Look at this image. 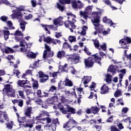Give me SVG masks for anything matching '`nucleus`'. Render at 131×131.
Returning a JSON list of instances; mask_svg holds the SVG:
<instances>
[{"instance_id":"obj_7","label":"nucleus","mask_w":131,"mask_h":131,"mask_svg":"<svg viewBox=\"0 0 131 131\" xmlns=\"http://www.w3.org/2000/svg\"><path fill=\"white\" fill-rule=\"evenodd\" d=\"M64 26L66 28L70 29L71 32H73V29L76 28V25L74 24V22L68 20L64 22Z\"/></svg>"},{"instance_id":"obj_59","label":"nucleus","mask_w":131,"mask_h":131,"mask_svg":"<svg viewBox=\"0 0 131 131\" xmlns=\"http://www.w3.org/2000/svg\"><path fill=\"white\" fill-rule=\"evenodd\" d=\"M117 102H118V103H117V105H122V106H123V105H124V103H123L122 102V99L121 98L118 99Z\"/></svg>"},{"instance_id":"obj_57","label":"nucleus","mask_w":131,"mask_h":131,"mask_svg":"<svg viewBox=\"0 0 131 131\" xmlns=\"http://www.w3.org/2000/svg\"><path fill=\"white\" fill-rule=\"evenodd\" d=\"M24 127H29V128H32L33 127V125L29 123H26V124L24 125Z\"/></svg>"},{"instance_id":"obj_54","label":"nucleus","mask_w":131,"mask_h":131,"mask_svg":"<svg viewBox=\"0 0 131 131\" xmlns=\"http://www.w3.org/2000/svg\"><path fill=\"white\" fill-rule=\"evenodd\" d=\"M100 49L103 50V51H106L107 48L106 47V43H104L103 45L100 46Z\"/></svg>"},{"instance_id":"obj_4","label":"nucleus","mask_w":131,"mask_h":131,"mask_svg":"<svg viewBox=\"0 0 131 131\" xmlns=\"http://www.w3.org/2000/svg\"><path fill=\"white\" fill-rule=\"evenodd\" d=\"M59 110L60 111H61L63 114H67L69 112H70L71 114H75V113H76V110L71 107H59Z\"/></svg>"},{"instance_id":"obj_47","label":"nucleus","mask_w":131,"mask_h":131,"mask_svg":"<svg viewBox=\"0 0 131 131\" xmlns=\"http://www.w3.org/2000/svg\"><path fill=\"white\" fill-rule=\"evenodd\" d=\"M64 92L67 98H68L69 96H72V93H71L70 91L66 90L64 91Z\"/></svg>"},{"instance_id":"obj_40","label":"nucleus","mask_w":131,"mask_h":131,"mask_svg":"<svg viewBox=\"0 0 131 131\" xmlns=\"http://www.w3.org/2000/svg\"><path fill=\"white\" fill-rule=\"evenodd\" d=\"M51 42L54 45H57V43L60 45L61 43V41H60L59 39H55L52 38L51 40Z\"/></svg>"},{"instance_id":"obj_9","label":"nucleus","mask_w":131,"mask_h":131,"mask_svg":"<svg viewBox=\"0 0 131 131\" xmlns=\"http://www.w3.org/2000/svg\"><path fill=\"white\" fill-rule=\"evenodd\" d=\"M74 124H77V122L72 118L69 119L66 124L63 125V128H67V127L73 128L74 127Z\"/></svg>"},{"instance_id":"obj_45","label":"nucleus","mask_w":131,"mask_h":131,"mask_svg":"<svg viewBox=\"0 0 131 131\" xmlns=\"http://www.w3.org/2000/svg\"><path fill=\"white\" fill-rule=\"evenodd\" d=\"M114 96L116 98L117 97H120V96H121V90L116 91L115 92Z\"/></svg>"},{"instance_id":"obj_23","label":"nucleus","mask_w":131,"mask_h":131,"mask_svg":"<svg viewBox=\"0 0 131 131\" xmlns=\"http://www.w3.org/2000/svg\"><path fill=\"white\" fill-rule=\"evenodd\" d=\"M92 80V77L91 76H84L82 81H83L84 84H88Z\"/></svg>"},{"instance_id":"obj_46","label":"nucleus","mask_w":131,"mask_h":131,"mask_svg":"<svg viewBox=\"0 0 131 131\" xmlns=\"http://www.w3.org/2000/svg\"><path fill=\"white\" fill-rule=\"evenodd\" d=\"M7 127L8 129H12L13 128V122L10 121L7 124Z\"/></svg>"},{"instance_id":"obj_43","label":"nucleus","mask_w":131,"mask_h":131,"mask_svg":"<svg viewBox=\"0 0 131 131\" xmlns=\"http://www.w3.org/2000/svg\"><path fill=\"white\" fill-rule=\"evenodd\" d=\"M98 54H95L93 55V57L95 61L99 60V61H102V58L99 57Z\"/></svg>"},{"instance_id":"obj_62","label":"nucleus","mask_w":131,"mask_h":131,"mask_svg":"<svg viewBox=\"0 0 131 131\" xmlns=\"http://www.w3.org/2000/svg\"><path fill=\"white\" fill-rule=\"evenodd\" d=\"M55 37H56V38H59L62 36V33L60 32V33H58V32H56L55 33Z\"/></svg>"},{"instance_id":"obj_44","label":"nucleus","mask_w":131,"mask_h":131,"mask_svg":"<svg viewBox=\"0 0 131 131\" xmlns=\"http://www.w3.org/2000/svg\"><path fill=\"white\" fill-rule=\"evenodd\" d=\"M68 66V64L66 63L64 66H62L61 68V70L62 71L66 72L67 70H68V68L67 67Z\"/></svg>"},{"instance_id":"obj_28","label":"nucleus","mask_w":131,"mask_h":131,"mask_svg":"<svg viewBox=\"0 0 131 131\" xmlns=\"http://www.w3.org/2000/svg\"><path fill=\"white\" fill-rule=\"evenodd\" d=\"M119 43L120 45H121L122 46H123V45H124L125 46L122 47L123 49H128V47H127V46H126V42L125 39H122L121 40L119 41Z\"/></svg>"},{"instance_id":"obj_12","label":"nucleus","mask_w":131,"mask_h":131,"mask_svg":"<svg viewBox=\"0 0 131 131\" xmlns=\"http://www.w3.org/2000/svg\"><path fill=\"white\" fill-rule=\"evenodd\" d=\"M13 14L11 15V17L12 18V19H15V18H16L18 21L20 18H22V13H21L19 11H17V10H13Z\"/></svg>"},{"instance_id":"obj_48","label":"nucleus","mask_w":131,"mask_h":131,"mask_svg":"<svg viewBox=\"0 0 131 131\" xmlns=\"http://www.w3.org/2000/svg\"><path fill=\"white\" fill-rule=\"evenodd\" d=\"M69 40L70 42H73L76 40V38L73 36H70L69 38Z\"/></svg>"},{"instance_id":"obj_41","label":"nucleus","mask_w":131,"mask_h":131,"mask_svg":"<svg viewBox=\"0 0 131 131\" xmlns=\"http://www.w3.org/2000/svg\"><path fill=\"white\" fill-rule=\"evenodd\" d=\"M103 2L104 3H105V4L108 5V6H111V8H112V9H115V7L112 5L111 3L109 0H103Z\"/></svg>"},{"instance_id":"obj_55","label":"nucleus","mask_w":131,"mask_h":131,"mask_svg":"<svg viewBox=\"0 0 131 131\" xmlns=\"http://www.w3.org/2000/svg\"><path fill=\"white\" fill-rule=\"evenodd\" d=\"M69 44L67 42H65L63 46H62V49L63 50H66V49H68V45Z\"/></svg>"},{"instance_id":"obj_13","label":"nucleus","mask_w":131,"mask_h":131,"mask_svg":"<svg viewBox=\"0 0 131 131\" xmlns=\"http://www.w3.org/2000/svg\"><path fill=\"white\" fill-rule=\"evenodd\" d=\"M103 22L104 23H106V24H109L110 27L113 26V27L115 28L116 24L112 21V20L108 19L107 17H104L103 18Z\"/></svg>"},{"instance_id":"obj_58","label":"nucleus","mask_w":131,"mask_h":131,"mask_svg":"<svg viewBox=\"0 0 131 131\" xmlns=\"http://www.w3.org/2000/svg\"><path fill=\"white\" fill-rule=\"evenodd\" d=\"M84 51L85 53L86 54H87V55H88V56H91V55H92V53H91V52H90V51H89V50L88 49V48L86 47L84 48Z\"/></svg>"},{"instance_id":"obj_30","label":"nucleus","mask_w":131,"mask_h":131,"mask_svg":"<svg viewBox=\"0 0 131 131\" xmlns=\"http://www.w3.org/2000/svg\"><path fill=\"white\" fill-rule=\"evenodd\" d=\"M27 56L28 58L34 59V58H36V54L32 52L29 51L27 53Z\"/></svg>"},{"instance_id":"obj_31","label":"nucleus","mask_w":131,"mask_h":131,"mask_svg":"<svg viewBox=\"0 0 131 131\" xmlns=\"http://www.w3.org/2000/svg\"><path fill=\"white\" fill-rule=\"evenodd\" d=\"M100 108L97 106L91 107V112L94 113V114H97L99 113Z\"/></svg>"},{"instance_id":"obj_37","label":"nucleus","mask_w":131,"mask_h":131,"mask_svg":"<svg viewBox=\"0 0 131 131\" xmlns=\"http://www.w3.org/2000/svg\"><path fill=\"white\" fill-rule=\"evenodd\" d=\"M106 82L107 83H111V75L110 74H107L106 75Z\"/></svg>"},{"instance_id":"obj_3","label":"nucleus","mask_w":131,"mask_h":131,"mask_svg":"<svg viewBox=\"0 0 131 131\" xmlns=\"http://www.w3.org/2000/svg\"><path fill=\"white\" fill-rule=\"evenodd\" d=\"M14 38L16 41H17V42L19 41L20 47H23L20 48L21 52H26V53H27V51H28V50L25 49V46H26L27 48L28 47V45H27V43H26V41H25V40H24V39L22 40V38L18 36H16L14 37Z\"/></svg>"},{"instance_id":"obj_39","label":"nucleus","mask_w":131,"mask_h":131,"mask_svg":"<svg viewBox=\"0 0 131 131\" xmlns=\"http://www.w3.org/2000/svg\"><path fill=\"white\" fill-rule=\"evenodd\" d=\"M40 120H43V121H47V123H51L52 122V119L51 118L47 117V118H43L42 119H39Z\"/></svg>"},{"instance_id":"obj_1","label":"nucleus","mask_w":131,"mask_h":131,"mask_svg":"<svg viewBox=\"0 0 131 131\" xmlns=\"http://www.w3.org/2000/svg\"><path fill=\"white\" fill-rule=\"evenodd\" d=\"M93 14L96 15V16L91 19V21L95 26V30H98L99 33H101V32H103V27L100 25V16H99V14H101V13L100 12L95 11L93 12Z\"/></svg>"},{"instance_id":"obj_29","label":"nucleus","mask_w":131,"mask_h":131,"mask_svg":"<svg viewBox=\"0 0 131 131\" xmlns=\"http://www.w3.org/2000/svg\"><path fill=\"white\" fill-rule=\"evenodd\" d=\"M94 45L96 49H98L99 51H101V48H100V44L99 43V40L95 39H92Z\"/></svg>"},{"instance_id":"obj_34","label":"nucleus","mask_w":131,"mask_h":131,"mask_svg":"<svg viewBox=\"0 0 131 131\" xmlns=\"http://www.w3.org/2000/svg\"><path fill=\"white\" fill-rule=\"evenodd\" d=\"M5 53H6V54H9L10 53H15V51H14V50H13V49H12L10 47H7L5 49Z\"/></svg>"},{"instance_id":"obj_60","label":"nucleus","mask_w":131,"mask_h":131,"mask_svg":"<svg viewBox=\"0 0 131 131\" xmlns=\"http://www.w3.org/2000/svg\"><path fill=\"white\" fill-rule=\"evenodd\" d=\"M35 103L38 105H41L42 104V100L41 99H38L35 100Z\"/></svg>"},{"instance_id":"obj_38","label":"nucleus","mask_w":131,"mask_h":131,"mask_svg":"<svg viewBox=\"0 0 131 131\" xmlns=\"http://www.w3.org/2000/svg\"><path fill=\"white\" fill-rule=\"evenodd\" d=\"M52 39V38L50 36H48L44 39L43 41L47 42V43H51Z\"/></svg>"},{"instance_id":"obj_24","label":"nucleus","mask_w":131,"mask_h":131,"mask_svg":"<svg viewBox=\"0 0 131 131\" xmlns=\"http://www.w3.org/2000/svg\"><path fill=\"white\" fill-rule=\"evenodd\" d=\"M4 39L5 40H7V39H9V36L10 35V31L4 30L3 31Z\"/></svg>"},{"instance_id":"obj_53","label":"nucleus","mask_w":131,"mask_h":131,"mask_svg":"<svg viewBox=\"0 0 131 131\" xmlns=\"http://www.w3.org/2000/svg\"><path fill=\"white\" fill-rule=\"evenodd\" d=\"M52 122L55 125H57V124H60V123L59 122V121L57 118L53 119L52 120Z\"/></svg>"},{"instance_id":"obj_50","label":"nucleus","mask_w":131,"mask_h":131,"mask_svg":"<svg viewBox=\"0 0 131 131\" xmlns=\"http://www.w3.org/2000/svg\"><path fill=\"white\" fill-rule=\"evenodd\" d=\"M46 115V116H50V114L47 111H42V114L40 115V117H43V116Z\"/></svg>"},{"instance_id":"obj_19","label":"nucleus","mask_w":131,"mask_h":131,"mask_svg":"<svg viewBox=\"0 0 131 131\" xmlns=\"http://www.w3.org/2000/svg\"><path fill=\"white\" fill-rule=\"evenodd\" d=\"M117 69H118V67L116 66H111L109 67L107 69V71L108 72H111L113 73V74H115L116 73V71H117Z\"/></svg>"},{"instance_id":"obj_49","label":"nucleus","mask_w":131,"mask_h":131,"mask_svg":"<svg viewBox=\"0 0 131 131\" xmlns=\"http://www.w3.org/2000/svg\"><path fill=\"white\" fill-rule=\"evenodd\" d=\"M0 20L3 21V22H7V21H8V17L3 15L0 17Z\"/></svg>"},{"instance_id":"obj_64","label":"nucleus","mask_w":131,"mask_h":131,"mask_svg":"<svg viewBox=\"0 0 131 131\" xmlns=\"http://www.w3.org/2000/svg\"><path fill=\"white\" fill-rule=\"evenodd\" d=\"M48 57H54V51H50L48 52Z\"/></svg>"},{"instance_id":"obj_33","label":"nucleus","mask_w":131,"mask_h":131,"mask_svg":"<svg viewBox=\"0 0 131 131\" xmlns=\"http://www.w3.org/2000/svg\"><path fill=\"white\" fill-rule=\"evenodd\" d=\"M14 35H15V36H22V37L24 36L22 32H21V31H19V30H17L15 32Z\"/></svg>"},{"instance_id":"obj_52","label":"nucleus","mask_w":131,"mask_h":131,"mask_svg":"<svg viewBox=\"0 0 131 131\" xmlns=\"http://www.w3.org/2000/svg\"><path fill=\"white\" fill-rule=\"evenodd\" d=\"M18 94L20 97H21L23 99H25V96H24V92L22 91H19Z\"/></svg>"},{"instance_id":"obj_21","label":"nucleus","mask_w":131,"mask_h":131,"mask_svg":"<svg viewBox=\"0 0 131 131\" xmlns=\"http://www.w3.org/2000/svg\"><path fill=\"white\" fill-rule=\"evenodd\" d=\"M63 17L62 16H59L57 19L54 20V25H59V26H62L63 25Z\"/></svg>"},{"instance_id":"obj_20","label":"nucleus","mask_w":131,"mask_h":131,"mask_svg":"<svg viewBox=\"0 0 131 131\" xmlns=\"http://www.w3.org/2000/svg\"><path fill=\"white\" fill-rule=\"evenodd\" d=\"M18 21L19 23V25L21 29H22L23 31H24V30H25V27H26L25 25L27 24V23H26V21L23 20V19L22 18V17L21 18H19V20H18Z\"/></svg>"},{"instance_id":"obj_27","label":"nucleus","mask_w":131,"mask_h":131,"mask_svg":"<svg viewBox=\"0 0 131 131\" xmlns=\"http://www.w3.org/2000/svg\"><path fill=\"white\" fill-rule=\"evenodd\" d=\"M33 81L32 85L34 90H37L38 89V82L36 80H34L33 78H32Z\"/></svg>"},{"instance_id":"obj_14","label":"nucleus","mask_w":131,"mask_h":131,"mask_svg":"<svg viewBox=\"0 0 131 131\" xmlns=\"http://www.w3.org/2000/svg\"><path fill=\"white\" fill-rule=\"evenodd\" d=\"M85 66L86 67H88V68H91L94 66V62L93 61V59L92 58H90L88 59H85L84 60Z\"/></svg>"},{"instance_id":"obj_16","label":"nucleus","mask_w":131,"mask_h":131,"mask_svg":"<svg viewBox=\"0 0 131 131\" xmlns=\"http://www.w3.org/2000/svg\"><path fill=\"white\" fill-rule=\"evenodd\" d=\"M56 57L60 60L63 59V58L66 57V52L63 50L59 51L57 53Z\"/></svg>"},{"instance_id":"obj_35","label":"nucleus","mask_w":131,"mask_h":131,"mask_svg":"<svg viewBox=\"0 0 131 131\" xmlns=\"http://www.w3.org/2000/svg\"><path fill=\"white\" fill-rule=\"evenodd\" d=\"M6 24L10 29H15V27H13V23L12 21L9 20L6 22Z\"/></svg>"},{"instance_id":"obj_2","label":"nucleus","mask_w":131,"mask_h":131,"mask_svg":"<svg viewBox=\"0 0 131 131\" xmlns=\"http://www.w3.org/2000/svg\"><path fill=\"white\" fill-rule=\"evenodd\" d=\"M92 10L93 6H89L85 8V10L84 12L80 11V16H83V17L85 19V20H86V19H88V18L89 17V15H93L92 18L93 19L94 17H95L96 14H94V13H95V12H92Z\"/></svg>"},{"instance_id":"obj_51","label":"nucleus","mask_w":131,"mask_h":131,"mask_svg":"<svg viewBox=\"0 0 131 131\" xmlns=\"http://www.w3.org/2000/svg\"><path fill=\"white\" fill-rule=\"evenodd\" d=\"M13 73L14 74V75H15V74H16V76L18 77V78H19V74H20V72L19 71V70H13Z\"/></svg>"},{"instance_id":"obj_61","label":"nucleus","mask_w":131,"mask_h":131,"mask_svg":"<svg viewBox=\"0 0 131 131\" xmlns=\"http://www.w3.org/2000/svg\"><path fill=\"white\" fill-rule=\"evenodd\" d=\"M16 10H17L16 11L17 12H20V11H24L25 10L24 7L20 6L19 7L17 8Z\"/></svg>"},{"instance_id":"obj_10","label":"nucleus","mask_w":131,"mask_h":131,"mask_svg":"<svg viewBox=\"0 0 131 131\" xmlns=\"http://www.w3.org/2000/svg\"><path fill=\"white\" fill-rule=\"evenodd\" d=\"M28 83V80H19L17 82V84L18 86H20L21 88H23L24 89H30V86L28 85H26Z\"/></svg>"},{"instance_id":"obj_56","label":"nucleus","mask_w":131,"mask_h":131,"mask_svg":"<svg viewBox=\"0 0 131 131\" xmlns=\"http://www.w3.org/2000/svg\"><path fill=\"white\" fill-rule=\"evenodd\" d=\"M111 131H120V130L117 128L115 126H113L111 127Z\"/></svg>"},{"instance_id":"obj_15","label":"nucleus","mask_w":131,"mask_h":131,"mask_svg":"<svg viewBox=\"0 0 131 131\" xmlns=\"http://www.w3.org/2000/svg\"><path fill=\"white\" fill-rule=\"evenodd\" d=\"M45 48L46 50L44 51L43 53V58L45 59V60H46V59L48 58V52H50L51 51V47L50 46H48L47 44H45Z\"/></svg>"},{"instance_id":"obj_5","label":"nucleus","mask_w":131,"mask_h":131,"mask_svg":"<svg viewBox=\"0 0 131 131\" xmlns=\"http://www.w3.org/2000/svg\"><path fill=\"white\" fill-rule=\"evenodd\" d=\"M5 90H6L7 93H8L7 94L8 97H12V98H14V97H15V90L11 88V84H6L5 88L3 89V92H5Z\"/></svg>"},{"instance_id":"obj_63","label":"nucleus","mask_w":131,"mask_h":131,"mask_svg":"<svg viewBox=\"0 0 131 131\" xmlns=\"http://www.w3.org/2000/svg\"><path fill=\"white\" fill-rule=\"evenodd\" d=\"M124 39H125V41H126V43L127 45V43H130L131 42V40H130V38L129 37H124Z\"/></svg>"},{"instance_id":"obj_8","label":"nucleus","mask_w":131,"mask_h":131,"mask_svg":"<svg viewBox=\"0 0 131 131\" xmlns=\"http://www.w3.org/2000/svg\"><path fill=\"white\" fill-rule=\"evenodd\" d=\"M68 59L71 60L73 64H77V63H79V61H80V56L78 54H74L70 56Z\"/></svg>"},{"instance_id":"obj_17","label":"nucleus","mask_w":131,"mask_h":131,"mask_svg":"<svg viewBox=\"0 0 131 131\" xmlns=\"http://www.w3.org/2000/svg\"><path fill=\"white\" fill-rule=\"evenodd\" d=\"M100 91V93L102 95L107 94L108 92H109V88L105 84H104L101 88Z\"/></svg>"},{"instance_id":"obj_18","label":"nucleus","mask_w":131,"mask_h":131,"mask_svg":"<svg viewBox=\"0 0 131 131\" xmlns=\"http://www.w3.org/2000/svg\"><path fill=\"white\" fill-rule=\"evenodd\" d=\"M12 102L14 105L15 104H17L19 107H23V105L24 104V102L22 99H14L12 100Z\"/></svg>"},{"instance_id":"obj_32","label":"nucleus","mask_w":131,"mask_h":131,"mask_svg":"<svg viewBox=\"0 0 131 131\" xmlns=\"http://www.w3.org/2000/svg\"><path fill=\"white\" fill-rule=\"evenodd\" d=\"M57 8L58 9L59 11H60L61 12H63V11L65 10V6L59 3L57 4Z\"/></svg>"},{"instance_id":"obj_26","label":"nucleus","mask_w":131,"mask_h":131,"mask_svg":"<svg viewBox=\"0 0 131 131\" xmlns=\"http://www.w3.org/2000/svg\"><path fill=\"white\" fill-rule=\"evenodd\" d=\"M64 85L66 86H73V83L69 79H66L64 81Z\"/></svg>"},{"instance_id":"obj_36","label":"nucleus","mask_w":131,"mask_h":131,"mask_svg":"<svg viewBox=\"0 0 131 131\" xmlns=\"http://www.w3.org/2000/svg\"><path fill=\"white\" fill-rule=\"evenodd\" d=\"M55 91H57V87L54 85H52L50 88L48 92L49 93H54Z\"/></svg>"},{"instance_id":"obj_11","label":"nucleus","mask_w":131,"mask_h":131,"mask_svg":"<svg viewBox=\"0 0 131 131\" xmlns=\"http://www.w3.org/2000/svg\"><path fill=\"white\" fill-rule=\"evenodd\" d=\"M38 74L40 78V82H46L47 80H49V75L43 74V72L40 71Z\"/></svg>"},{"instance_id":"obj_22","label":"nucleus","mask_w":131,"mask_h":131,"mask_svg":"<svg viewBox=\"0 0 131 131\" xmlns=\"http://www.w3.org/2000/svg\"><path fill=\"white\" fill-rule=\"evenodd\" d=\"M31 112H32V107H27L25 112V114L28 118H31Z\"/></svg>"},{"instance_id":"obj_25","label":"nucleus","mask_w":131,"mask_h":131,"mask_svg":"<svg viewBox=\"0 0 131 131\" xmlns=\"http://www.w3.org/2000/svg\"><path fill=\"white\" fill-rule=\"evenodd\" d=\"M1 4H4L5 5H6V6H9V7H11V8L15 7L14 5L9 3V1L7 0H0V5Z\"/></svg>"},{"instance_id":"obj_6","label":"nucleus","mask_w":131,"mask_h":131,"mask_svg":"<svg viewBox=\"0 0 131 131\" xmlns=\"http://www.w3.org/2000/svg\"><path fill=\"white\" fill-rule=\"evenodd\" d=\"M84 5L78 0H73L72 1V7L73 9H82Z\"/></svg>"},{"instance_id":"obj_42","label":"nucleus","mask_w":131,"mask_h":131,"mask_svg":"<svg viewBox=\"0 0 131 131\" xmlns=\"http://www.w3.org/2000/svg\"><path fill=\"white\" fill-rule=\"evenodd\" d=\"M25 92L27 95V96H29V95H31L33 94L31 90L30 89H27V88L25 89Z\"/></svg>"}]
</instances>
